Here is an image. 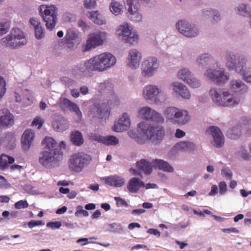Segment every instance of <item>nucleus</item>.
Returning a JSON list of instances; mask_svg holds the SVG:
<instances>
[{
    "label": "nucleus",
    "mask_w": 251,
    "mask_h": 251,
    "mask_svg": "<svg viewBox=\"0 0 251 251\" xmlns=\"http://www.w3.org/2000/svg\"><path fill=\"white\" fill-rule=\"evenodd\" d=\"M138 134L134 131H128V136L140 144H144L150 140L155 144L159 143L164 136V130L161 126H152L145 122H142L138 124Z\"/></svg>",
    "instance_id": "nucleus-1"
},
{
    "label": "nucleus",
    "mask_w": 251,
    "mask_h": 251,
    "mask_svg": "<svg viewBox=\"0 0 251 251\" xmlns=\"http://www.w3.org/2000/svg\"><path fill=\"white\" fill-rule=\"evenodd\" d=\"M44 146L39 157V163L45 167H48L50 164L57 163L62 158L63 152L61 148L65 147L64 142L58 145L55 140L50 137H46L42 142Z\"/></svg>",
    "instance_id": "nucleus-2"
},
{
    "label": "nucleus",
    "mask_w": 251,
    "mask_h": 251,
    "mask_svg": "<svg viewBox=\"0 0 251 251\" xmlns=\"http://www.w3.org/2000/svg\"><path fill=\"white\" fill-rule=\"evenodd\" d=\"M116 63V59L113 54L104 52L86 61L84 66L89 71L102 72L114 66Z\"/></svg>",
    "instance_id": "nucleus-3"
},
{
    "label": "nucleus",
    "mask_w": 251,
    "mask_h": 251,
    "mask_svg": "<svg viewBox=\"0 0 251 251\" xmlns=\"http://www.w3.org/2000/svg\"><path fill=\"white\" fill-rule=\"evenodd\" d=\"M204 78L218 84H224L228 80L229 75L226 71L219 61H216L211 67H208L203 73Z\"/></svg>",
    "instance_id": "nucleus-4"
},
{
    "label": "nucleus",
    "mask_w": 251,
    "mask_h": 251,
    "mask_svg": "<svg viewBox=\"0 0 251 251\" xmlns=\"http://www.w3.org/2000/svg\"><path fill=\"white\" fill-rule=\"evenodd\" d=\"M25 33L18 28H14L7 36L0 41V44L4 47L12 49H18L26 44Z\"/></svg>",
    "instance_id": "nucleus-5"
},
{
    "label": "nucleus",
    "mask_w": 251,
    "mask_h": 251,
    "mask_svg": "<svg viewBox=\"0 0 251 251\" xmlns=\"http://www.w3.org/2000/svg\"><path fill=\"white\" fill-rule=\"evenodd\" d=\"M166 119L171 123L178 125H184L189 122L190 116L185 110L175 107H169L164 112Z\"/></svg>",
    "instance_id": "nucleus-6"
},
{
    "label": "nucleus",
    "mask_w": 251,
    "mask_h": 251,
    "mask_svg": "<svg viewBox=\"0 0 251 251\" xmlns=\"http://www.w3.org/2000/svg\"><path fill=\"white\" fill-rule=\"evenodd\" d=\"M39 10L47 28L50 30L53 29L57 20L58 8L54 5L42 4L39 7Z\"/></svg>",
    "instance_id": "nucleus-7"
},
{
    "label": "nucleus",
    "mask_w": 251,
    "mask_h": 251,
    "mask_svg": "<svg viewBox=\"0 0 251 251\" xmlns=\"http://www.w3.org/2000/svg\"><path fill=\"white\" fill-rule=\"evenodd\" d=\"M116 34L119 39L131 45L136 44L139 39L138 35L127 22H124L118 26Z\"/></svg>",
    "instance_id": "nucleus-8"
},
{
    "label": "nucleus",
    "mask_w": 251,
    "mask_h": 251,
    "mask_svg": "<svg viewBox=\"0 0 251 251\" xmlns=\"http://www.w3.org/2000/svg\"><path fill=\"white\" fill-rule=\"evenodd\" d=\"M160 68L159 61L156 57L148 56L143 61L141 75L145 78H151L158 72Z\"/></svg>",
    "instance_id": "nucleus-9"
},
{
    "label": "nucleus",
    "mask_w": 251,
    "mask_h": 251,
    "mask_svg": "<svg viewBox=\"0 0 251 251\" xmlns=\"http://www.w3.org/2000/svg\"><path fill=\"white\" fill-rule=\"evenodd\" d=\"M224 58L226 68L229 71H234L236 72L241 66V60L248 57L244 55H238L237 53L227 50L225 51Z\"/></svg>",
    "instance_id": "nucleus-10"
},
{
    "label": "nucleus",
    "mask_w": 251,
    "mask_h": 251,
    "mask_svg": "<svg viewBox=\"0 0 251 251\" xmlns=\"http://www.w3.org/2000/svg\"><path fill=\"white\" fill-rule=\"evenodd\" d=\"M91 161L90 155L83 152L74 154L70 159L69 167L71 170L80 172Z\"/></svg>",
    "instance_id": "nucleus-11"
},
{
    "label": "nucleus",
    "mask_w": 251,
    "mask_h": 251,
    "mask_svg": "<svg viewBox=\"0 0 251 251\" xmlns=\"http://www.w3.org/2000/svg\"><path fill=\"white\" fill-rule=\"evenodd\" d=\"M175 26L177 31L186 37L193 38L199 34L200 32L198 27L185 20L178 21Z\"/></svg>",
    "instance_id": "nucleus-12"
},
{
    "label": "nucleus",
    "mask_w": 251,
    "mask_h": 251,
    "mask_svg": "<svg viewBox=\"0 0 251 251\" xmlns=\"http://www.w3.org/2000/svg\"><path fill=\"white\" fill-rule=\"evenodd\" d=\"M127 9V18L133 23H140L143 20V15L140 10V6L133 3L132 0H126L125 3Z\"/></svg>",
    "instance_id": "nucleus-13"
},
{
    "label": "nucleus",
    "mask_w": 251,
    "mask_h": 251,
    "mask_svg": "<svg viewBox=\"0 0 251 251\" xmlns=\"http://www.w3.org/2000/svg\"><path fill=\"white\" fill-rule=\"evenodd\" d=\"M106 38L105 32L97 31L90 34L88 36L85 50H88L92 48L101 45Z\"/></svg>",
    "instance_id": "nucleus-14"
},
{
    "label": "nucleus",
    "mask_w": 251,
    "mask_h": 251,
    "mask_svg": "<svg viewBox=\"0 0 251 251\" xmlns=\"http://www.w3.org/2000/svg\"><path fill=\"white\" fill-rule=\"evenodd\" d=\"M65 38V45L70 50H74L81 41L80 33L75 28L68 29Z\"/></svg>",
    "instance_id": "nucleus-15"
},
{
    "label": "nucleus",
    "mask_w": 251,
    "mask_h": 251,
    "mask_svg": "<svg viewBox=\"0 0 251 251\" xmlns=\"http://www.w3.org/2000/svg\"><path fill=\"white\" fill-rule=\"evenodd\" d=\"M211 99L217 105L223 106H231L237 104L239 100L232 95H211Z\"/></svg>",
    "instance_id": "nucleus-16"
},
{
    "label": "nucleus",
    "mask_w": 251,
    "mask_h": 251,
    "mask_svg": "<svg viewBox=\"0 0 251 251\" xmlns=\"http://www.w3.org/2000/svg\"><path fill=\"white\" fill-rule=\"evenodd\" d=\"M141 59L140 51L137 49H131L128 51L127 66L133 70H136L139 68Z\"/></svg>",
    "instance_id": "nucleus-17"
},
{
    "label": "nucleus",
    "mask_w": 251,
    "mask_h": 251,
    "mask_svg": "<svg viewBox=\"0 0 251 251\" xmlns=\"http://www.w3.org/2000/svg\"><path fill=\"white\" fill-rule=\"evenodd\" d=\"M229 90L231 93L243 94L249 93L248 86L239 79H233L229 83Z\"/></svg>",
    "instance_id": "nucleus-18"
},
{
    "label": "nucleus",
    "mask_w": 251,
    "mask_h": 251,
    "mask_svg": "<svg viewBox=\"0 0 251 251\" xmlns=\"http://www.w3.org/2000/svg\"><path fill=\"white\" fill-rule=\"evenodd\" d=\"M207 133H210L213 138L212 143L213 146L220 148L222 147L225 143L224 136L220 129L216 126H210L206 130Z\"/></svg>",
    "instance_id": "nucleus-19"
},
{
    "label": "nucleus",
    "mask_w": 251,
    "mask_h": 251,
    "mask_svg": "<svg viewBox=\"0 0 251 251\" xmlns=\"http://www.w3.org/2000/svg\"><path fill=\"white\" fill-rule=\"evenodd\" d=\"M241 61V66L236 72L242 77L244 81L251 83V67H247L248 58H243Z\"/></svg>",
    "instance_id": "nucleus-20"
},
{
    "label": "nucleus",
    "mask_w": 251,
    "mask_h": 251,
    "mask_svg": "<svg viewBox=\"0 0 251 251\" xmlns=\"http://www.w3.org/2000/svg\"><path fill=\"white\" fill-rule=\"evenodd\" d=\"M130 125V120L128 115L125 113L122 117L115 123L113 130L116 132H121L127 130Z\"/></svg>",
    "instance_id": "nucleus-21"
},
{
    "label": "nucleus",
    "mask_w": 251,
    "mask_h": 251,
    "mask_svg": "<svg viewBox=\"0 0 251 251\" xmlns=\"http://www.w3.org/2000/svg\"><path fill=\"white\" fill-rule=\"evenodd\" d=\"M14 123L13 116L7 108L0 110V126L7 127Z\"/></svg>",
    "instance_id": "nucleus-22"
},
{
    "label": "nucleus",
    "mask_w": 251,
    "mask_h": 251,
    "mask_svg": "<svg viewBox=\"0 0 251 251\" xmlns=\"http://www.w3.org/2000/svg\"><path fill=\"white\" fill-rule=\"evenodd\" d=\"M29 23L34 30L36 38L38 40L44 38L45 32L41 23L35 18H30Z\"/></svg>",
    "instance_id": "nucleus-23"
},
{
    "label": "nucleus",
    "mask_w": 251,
    "mask_h": 251,
    "mask_svg": "<svg viewBox=\"0 0 251 251\" xmlns=\"http://www.w3.org/2000/svg\"><path fill=\"white\" fill-rule=\"evenodd\" d=\"M34 138V133L30 129H26L22 136L21 144L24 151H27L30 147Z\"/></svg>",
    "instance_id": "nucleus-24"
},
{
    "label": "nucleus",
    "mask_w": 251,
    "mask_h": 251,
    "mask_svg": "<svg viewBox=\"0 0 251 251\" xmlns=\"http://www.w3.org/2000/svg\"><path fill=\"white\" fill-rule=\"evenodd\" d=\"M169 89L172 93L176 94H187L189 93L188 87L178 81L171 82L169 85Z\"/></svg>",
    "instance_id": "nucleus-25"
},
{
    "label": "nucleus",
    "mask_w": 251,
    "mask_h": 251,
    "mask_svg": "<svg viewBox=\"0 0 251 251\" xmlns=\"http://www.w3.org/2000/svg\"><path fill=\"white\" fill-rule=\"evenodd\" d=\"M165 93V88L162 85L148 84L143 89V94H162Z\"/></svg>",
    "instance_id": "nucleus-26"
},
{
    "label": "nucleus",
    "mask_w": 251,
    "mask_h": 251,
    "mask_svg": "<svg viewBox=\"0 0 251 251\" xmlns=\"http://www.w3.org/2000/svg\"><path fill=\"white\" fill-rule=\"evenodd\" d=\"M144 186L145 184L141 179L137 177H132L127 183V189L130 193H136L141 187Z\"/></svg>",
    "instance_id": "nucleus-27"
},
{
    "label": "nucleus",
    "mask_w": 251,
    "mask_h": 251,
    "mask_svg": "<svg viewBox=\"0 0 251 251\" xmlns=\"http://www.w3.org/2000/svg\"><path fill=\"white\" fill-rule=\"evenodd\" d=\"M105 184L116 187H121L125 183V180L121 176L114 175L104 178Z\"/></svg>",
    "instance_id": "nucleus-28"
},
{
    "label": "nucleus",
    "mask_w": 251,
    "mask_h": 251,
    "mask_svg": "<svg viewBox=\"0 0 251 251\" xmlns=\"http://www.w3.org/2000/svg\"><path fill=\"white\" fill-rule=\"evenodd\" d=\"M137 168L142 171L146 175H150L152 171V167H153L152 161L149 162L145 159H141L136 163Z\"/></svg>",
    "instance_id": "nucleus-29"
},
{
    "label": "nucleus",
    "mask_w": 251,
    "mask_h": 251,
    "mask_svg": "<svg viewBox=\"0 0 251 251\" xmlns=\"http://www.w3.org/2000/svg\"><path fill=\"white\" fill-rule=\"evenodd\" d=\"M154 168H157L164 172H173L174 169L167 162L161 159L152 160Z\"/></svg>",
    "instance_id": "nucleus-30"
},
{
    "label": "nucleus",
    "mask_w": 251,
    "mask_h": 251,
    "mask_svg": "<svg viewBox=\"0 0 251 251\" xmlns=\"http://www.w3.org/2000/svg\"><path fill=\"white\" fill-rule=\"evenodd\" d=\"M192 74L193 73L189 68L186 67H183L180 68L177 71L176 74V76L178 79L186 82Z\"/></svg>",
    "instance_id": "nucleus-31"
},
{
    "label": "nucleus",
    "mask_w": 251,
    "mask_h": 251,
    "mask_svg": "<svg viewBox=\"0 0 251 251\" xmlns=\"http://www.w3.org/2000/svg\"><path fill=\"white\" fill-rule=\"evenodd\" d=\"M52 125L54 129L59 132L64 131L68 127L67 121L63 117H60L58 120H54Z\"/></svg>",
    "instance_id": "nucleus-32"
},
{
    "label": "nucleus",
    "mask_w": 251,
    "mask_h": 251,
    "mask_svg": "<svg viewBox=\"0 0 251 251\" xmlns=\"http://www.w3.org/2000/svg\"><path fill=\"white\" fill-rule=\"evenodd\" d=\"M212 57V54L208 52H203L198 55L195 59V64L199 68H202L207 60Z\"/></svg>",
    "instance_id": "nucleus-33"
},
{
    "label": "nucleus",
    "mask_w": 251,
    "mask_h": 251,
    "mask_svg": "<svg viewBox=\"0 0 251 251\" xmlns=\"http://www.w3.org/2000/svg\"><path fill=\"white\" fill-rule=\"evenodd\" d=\"M1 141L8 149L12 150L16 146V138L12 133H7L4 138H1Z\"/></svg>",
    "instance_id": "nucleus-34"
},
{
    "label": "nucleus",
    "mask_w": 251,
    "mask_h": 251,
    "mask_svg": "<svg viewBox=\"0 0 251 251\" xmlns=\"http://www.w3.org/2000/svg\"><path fill=\"white\" fill-rule=\"evenodd\" d=\"M14 161L13 157L4 153L1 154L0 155V170H5L9 167V164L13 163Z\"/></svg>",
    "instance_id": "nucleus-35"
},
{
    "label": "nucleus",
    "mask_w": 251,
    "mask_h": 251,
    "mask_svg": "<svg viewBox=\"0 0 251 251\" xmlns=\"http://www.w3.org/2000/svg\"><path fill=\"white\" fill-rule=\"evenodd\" d=\"M88 16L94 23L98 25H102L106 23L103 16L98 11L89 12Z\"/></svg>",
    "instance_id": "nucleus-36"
},
{
    "label": "nucleus",
    "mask_w": 251,
    "mask_h": 251,
    "mask_svg": "<svg viewBox=\"0 0 251 251\" xmlns=\"http://www.w3.org/2000/svg\"><path fill=\"white\" fill-rule=\"evenodd\" d=\"M109 9L114 15L118 16L122 14L123 11V5L115 0H112L109 4Z\"/></svg>",
    "instance_id": "nucleus-37"
},
{
    "label": "nucleus",
    "mask_w": 251,
    "mask_h": 251,
    "mask_svg": "<svg viewBox=\"0 0 251 251\" xmlns=\"http://www.w3.org/2000/svg\"><path fill=\"white\" fill-rule=\"evenodd\" d=\"M176 147L178 150H181L185 151H190L195 149V145L189 141H181L178 143Z\"/></svg>",
    "instance_id": "nucleus-38"
},
{
    "label": "nucleus",
    "mask_w": 251,
    "mask_h": 251,
    "mask_svg": "<svg viewBox=\"0 0 251 251\" xmlns=\"http://www.w3.org/2000/svg\"><path fill=\"white\" fill-rule=\"evenodd\" d=\"M241 134V126L237 125L227 131V136L233 139L238 138Z\"/></svg>",
    "instance_id": "nucleus-39"
},
{
    "label": "nucleus",
    "mask_w": 251,
    "mask_h": 251,
    "mask_svg": "<svg viewBox=\"0 0 251 251\" xmlns=\"http://www.w3.org/2000/svg\"><path fill=\"white\" fill-rule=\"evenodd\" d=\"M71 139L73 144L76 146H80L83 143L82 134L78 131L72 132Z\"/></svg>",
    "instance_id": "nucleus-40"
},
{
    "label": "nucleus",
    "mask_w": 251,
    "mask_h": 251,
    "mask_svg": "<svg viewBox=\"0 0 251 251\" xmlns=\"http://www.w3.org/2000/svg\"><path fill=\"white\" fill-rule=\"evenodd\" d=\"M153 110L149 107H144L139 110V114L142 118L150 120Z\"/></svg>",
    "instance_id": "nucleus-41"
},
{
    "label": "nucleus",
    "mask_w": 251,
    "mask_h": 251,
    "mask_svg": "<svg viewBox=\"0 0 251 251\" xmlns=\"http://www.w3.org/2000/svg\"><path fill=\"white\" fill-rule=\"evenodd\" d=\"M185 83L193 88H198L201 86V80L196 77L193 74Z\"/></svg>",
    "instance_id": "nucleus-42"
},
{
    "label": "nucleus",
    "mask_w": 251,
    "mask_h": 251,
    "mask_svg": "<svg viewBox=\"0 0 251 251\" xmlns=\"http://www.w3.org/2000/svg\"><path fill=\"white\" fill-rule=\"evenodd\" d=\"M103 144L107 146L116 145L118 144V139L114 136H107L104 137Z\"/></svg>",
    "instance_id": "nucleus-43"
},
{
    "label": "nucleus",
    "mask_w": 251,
    "mask_h": 251,
    "mask_svg": "<svg viewBox=\"0 0 251 251\" xmlns=\"http://www.w3.org/2000/svg\"><path fill=\"white\" fill-rule=\"evenodd\" d=\"M98 112L100 113V115H102L103 117H108L110 114V108L109 104H103L101 105V107H99L98 109Z\"/></svg>",
    "instance_id": "nucleus-44"
},
{
    "label": "nucleus",
    "mask_w": 251,
    "mask_h": 251,
    "mask_svg": "<svg viewBox=\"0 0 251 251\" xmlns=\"http://www.w3.org/2000/svg\"><path fill=\"white\" fill-rule=\"evenodd\" d=\"M100 88L104 93H110L112 92L113 86L111 83L104 82L100 84Z\"/></svg>",
    "instance_id": "nucleus-45"
},
{
    "label": "nucleus",
    "mask_w": 251,
    "mask_h": 251,
    "mask_svg": "<svg viewBox=\"0 0 251 251\" xmlns=\"http://www.w3.org/2000/svg\"><path fill=\"white\" fill-rule=\"evenodd\" d=\"M10 28V24L9 22L3 21L0 22V36L6 33Z\"/></svg>",
    "instance_id": "nucleus-46"
},
{
    "label": "nucleus",
    "mask_w": 251,
    "mask_h": 251,
    "mask_svg": "<svg viewBox=\"0 0 251 251\" xmlns=\"http://www.w3.org/2000/svg\"><path fill=\"white\" fill-rule=\"evenodd\" d=\"M150 121L159 123H163L164 121V119L161 114L156 112L154 110H153L152 114Z\"/></svg>",
    "instance_id": "nucleus-47"
},
{
    "label": "nucleus",
    "mask_w": 251,
    "mask_h": 251,
    "mask_svg": "<svg viewBox=\"0 0 251 251\" xmlns=\"http://www.w3.org/2000/svg\"><path fill=\"white\" fill-rule=\"evenodd\" d=\"M238 13L242 16H245L249 13L248 5L245 4H239L237 8Z\"/></svg>",
    "instance_id": "nucleus-48"
},
{
    "label": "nucleus",
    "mask_w": 251,
    "mask_h": 251,
    "mask_svg": "<svg viewBox=\"0 0 251 251\" xmlns=\"http://www.w3.org/2000/svg\"><path fill=\"white\" fill-rule=\"evenodd\" d=\"M211 18H212L211 23L213 24L217 23L221 19L220 13L216 9H214Z\"/></svg>",
    "instance_id": "nucleus-49"
},
{
    "label": "nucleus",
    "mask_w": 251,
    "mask_h": 251,
    "mask_svg": "<svg viewBox=\"0 0 251 251\" xmlns=\"http://www.w3.org/2000/svg\"><path fill=\"white\" fill-rule=\"evenodd\" d=\"M28 203L26 200L19 201L16 202L14 204L15 208L17 209L26 208L28 207Z\"/></svg>",
    "instance_id": "nucleus-50"
},
{
    "label": "nucleus",
    "mask_w": 251,
    "mask_h": 251,
    "mask_svg": "<svg viewBox=\"0 0 251 251\" xmlns=\"http://www.w3.org/2000/svg\"><path fill=\"white\" fill-rule=\"evenodd\" d=\"M70 110L74 111L78 118H80L82 116V113L78 107V106L75 103H73L71 104V106L70 107Z\"/></svg>",
    "instance_id": "nucleus-51"
},
{
    "label": "nucleus",
    "mask_w": 251,
    "mask_h": 251,
    "mask_svg": "<svg viewBox=\"0 0 251 251\" xmlns=\"http://www.w3.org/2000/svg\"><path fill=\"white\" fill-rule=\"evenodd\" d=\"M43 123H44V121L43 120L41 119V118L39 117H37L36 118H35L33 120V121H32V125L33 126H38V128H41L43 125Z\"/></svg>",
    "instance_id": "nucleus-52"
},
{
    "label": "nucleus",
    "mask_w": 251,
    "mask_h": 251,
    "mask_svg": "<svg viewBox=\"0 0 251 251\" xmlns=\"http://www.w3.org/2000/svg\"><path fill=\"white\" fill-rule=\"evenodd\" d=\"M60 80L63 84L67 86H70L74 83V81L72 79L66 76L61 77Z\"/></svg>",
    "instance_id": "nucleus-53"
},
{
    "label": "nucleus",
    "mask_w": 251,
    "mask_h": 251,
    "mask_svg": "<svg viewBox=\"0 0 251 251\" xmlns=\"http://www.w3.org/2000/svg\"><path fill=\"white\" fill-rule=\"evenodd\" d=\"M239 153L240 156L245 160H249L251 157L249 153L243 147L241 148Z\"/></svg>",
    "instance_id": "nucleus-54"
},
{
    "label": "nucleus",
    "mask_w": 251,
    "mask_h": 251,
    "mask_svg": "<svg viewBox=\"0 0 251 251\" xmlns=\"http://www.w3.org/2000/svg\"><path fill=\"white\" fill-rule=\"evenodd\" d=\"M110 230L112 232H118L119 230H122V227L120 224H117L115 223L110 224L109 225Z\"/></svg>",
    "instance_id": "nucleus-55"
},
{
    "label": "nucleus",
    "mask_w": 251,
    "mask_h": 251,
    "mask_svg": "<svg viewBox=\"0 0 251 251\" xmlns=\"http://www.w3.org/2000/svg\"><path fill=\"white\" fill-rule=\"evenodd\" d=\"M214 9L206 8L202 10V15L203 17L206 18L211 17L212 14Z\"/></svg>",
    "instance_id": "nucleus-56"
},
{
    "label": "nucleus",
    "mask_w": 251,
    "mask_h": 251,
    "mask_svg": "<svg viewBox=\"0 0 251 251\" xmlns=\"http://www.w3.org/2000/svg\"><path fill=\"white\" fill-rule=\"evenodd\" d=\"M6 82L5 80L0 76V94H5L6 92Z\"/></svg>",
    "instance_id": "nucleus-57"
},
{
    "label": "nucleus",
    "mask_w": 251,
    "mask_h": 251,
    "mask_svg": "<svg viewBox=\"0 0 251 251\" xmlns=\"http://www.w3.org/2000/svg\"><path fill=\"white\" fill-rule=\"evenodd\" d=\"M61 226L60 222H50L47 224V226L52 229L59 228Z\"/></svg>",
    "instance_id": "nucleus-58"
},
{
    "label": "nucleus",
    "mask_w": 251,
    "mask_h": 251,
    "mask_svg": "<svg viewBox=\"0 0 251 251\" xmlns=\"http://www.w3.org/2000/svg\"><path fill=\"white\" fill-rule=\"evenodd\" d=\"M80 214H82L85 217H87L89 215L88 211L82 209L81 206H78L77 211L75 212V215L78 217Z\"/></svg>",
    "instance_id": "nucleus-59"
},
{
    "label": "nucleus",
    "mask_w": 251,
    "mask_h": 251,
    "mask_svg": "<svg viewBox=\"0 0 251 251\" xmlns=\"http://www.w3.org/2000/svg\"><path fill=\"white\" fill-rule=\"evenodd\" d=\"M219 193L221 195L224 194L227 190V186L225 181H221L219 184Z\"/></svg>",
    "instance_id": "nucleus-60"
},
{
    "label": "nucleus",
    "mask_w": 251,
    "mask_h": 251,
    "mask_svg": "<svg viewBox=\"0 0 251 251\" xmlns=\"http://www.w3.org/2000/svg\"><path fill=\"white\" fill-rule=\"evenodd\" d=\"M44 223L42 220H31L28 223V226L29 228H33L34 226L43 225Z\"/></svg>",
    "instance_id": "nucleus-61"
},
{
    "label": "nucleus",
    "mask_w": 251,
    "mask_h": 251,
    "mask_svg": "<svg viewBox=\"0 0 251 251\" xmlns=\"http://www.w3.org/2000/svg\"><path fill=\"white\" fill-rule=\"evenodd\" d=\"M96 3V0H84V6L87 8H94Z\"/></svg>",
    "instance_id": "nucleus-62"
},
{
    "label": "nucleus",
    "mask_w": 251,
    "mask_h": 251,
    "mask_svg": "<svg viewBox=\"0 0 251 251\" xmlns=\"http://www.w3.org/2000/svg\"><path fill=\"white\" fill-rule=\"evenodd\" d=\"M115 201H116V203L117 205L120 204L122 206H124L125 207H127L128 204L127 202L121 198L120 197H115L114 198Z\"/></svg>",
    "instance_id": "nucleus-63"
},
{
    "label": "nucleus",
    "mask_w": 251,
    "mask_h": 251,
    "mask_svg": "<svg viewBox=\"0 0 251 251\" xmlns=\"http://www.w3.org/2000/svg\"><path fill=\"white\" fill-rule=\"evenodd\" d=\"M73 103L70 100L66 99H63V100H60V104L64 106L65 107H66L69 109L70 107L71 106V104Z\"/></svg>",
    "instance_id": "nucleus-64"
}]
</instances>
